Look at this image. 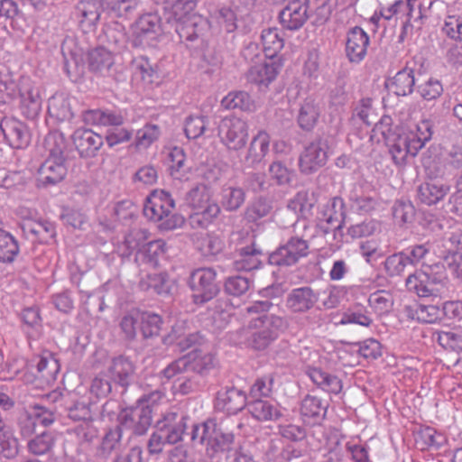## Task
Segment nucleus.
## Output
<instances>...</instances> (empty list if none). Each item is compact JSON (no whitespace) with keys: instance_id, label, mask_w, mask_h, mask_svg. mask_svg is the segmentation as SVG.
Wrapping results in <instances>:
<instances>
[{"instance_id":"1","label":"nucleus","mask_w":462,"mask_h":462,"mask_svg":"<svg viewBox=\"0 0 462 462\" xmlns=\"http://www.w3.org/2000/svg\"><path fill=\"white\" fill-rule=\"evenodd\" d=\"M435 132V123L431 119H423L417 125V132L383 131L384 140L397 165L405 162L408 155L416 156L429 142Z\"/></svg>"},{"instance_id":"2","label":"nucleus","mask_w":462,"mask_h":462,"mask_svg":"<svg viewBox=\"0 0 462 462\" xmlns=\"http://www.w3.org/2000/svg\"><path fill=\"white\" fill-rule=\"evenodd\" d=\"M186 434L193 447L205 446V455L210 459L230 451L235 441L232 432L223 430L216 420L211 419L193 423L190 431Z\"/></svg>"},{"instance_id":"3","label":"nucleus","mask_w":462,"mask_h":462,"mask_svg":"<svg viewBox=\"0 0 462 462\" xmlns=\"http://www.w3.org/2000/svg\"><path fill=\"white\" fill-rule=\"evenodd\" d=\"M175 201L171 195L163 189L153 190L147 198L143 206V215L150 220L159 222L162 231H171L181 227L185 218L173 213Z\"/></svg>"},{"instance_id":"4","label":"nucleus","mask_w":462,"mask_h":462,"mask_svg":"<svg viewBox=\"0 0 462 462\" xmlns=\"http://www.w3.org/2000/svg\"><path fill=\"white\" fill-rule=\"evenodd\" d=\"M153 396L143 395L132 407L124 409L118 415V423L122 429L130 430L133 436L140 437L147 433L152 422L154 404Z\"/></svg>"},{"instance_id":"5","label":"nucleus","mask_w":462,"mask_h":462,"mask_svg":"<svg viewBox=\"0 0 462 462\" xmlns=\"http://www.w3.org/2000/svg\"><path fill=\"white\" fill-rule=\"evenodd\" d=\"M217 275V271L212 267L198 268L189 273L188 286L192 291L194 304L203 305L217 297L220 291Z\"/></svg>"},{"instance_id":"6","label":"nucleus","mask_w":462,"mask_h":462,"mask_svg":"<svg viewBox=\"0 0 462 462\" xmlns=\"http://www.w3.org/2000/svg\"><path fill=\"white\" fill-rule=\"evenodd\" d=\"M284 327L282 318L275 314H263L252 319L249 328H254L248 337V345L255 350L265 349L278 336V330Z\"/></svg>"},{"instance_id":"7","label":"nucleus","mask_w":462,"mask_h":462,"mask_svg":"<svg viewBox=\"0 0 462 462\" xmlns=\"http://www.w3.org/2000/svg\"><path fill=\"white\" fill-rule=\"evenodd\" d=\"M168 26L169 24L166 22L163 23L157 13L141 15L134 25L132 45L136 48L153 46L158 36L169 30Z\"/></svg>"},{"instance_id":"8","label":"nucleus","mask_w":462,"mask_h":462,"mask_svg":"<svg viewBox=\"0 0 462 462\" xmlns=\"http://www.w3.org/2000/svg\"><path fill=\"white\" fill-rule=\"evenodd\" d=\"M217 135L228 150L239 151L248 140V124L236 116H226L217 125Z\"/></svg>"},{"instance_id":"9","label":"nucleus","mask_w":462,"mask_h":462,"mask_svg":"<svg viewBox=\"0 0 462 462\" xmlns=\"http://www.w3.org/2000/svg\"><path fill=\"white\" fill-rule=\"evenodd\" d=\"M309 254L308 241L291 236L268 256V263L278 267H290Z\"/></svg>"},{"instance_id":"10","label":"nucleus","mask_w":462,"mask_h":462,"mask_svg":"<svg viewBox=\"0 0 462 462\" xmlns=\"http://www.w3.org/2000/svg\"><path fill=\"white\" fill-rule=\"evenodd\" d=\"M309 254L308 241L291 236L268 256V263L278 267H290Z\"/></svg>"},{"instance_id":"11","label":"nucleus","mask_w":462,"mask_h":462,"mask_svg":"<svg viewBox=\"0 0 462 462\" xmlns=\"http://www.w3.org/2000/svg\"><path fill=\"white\" fill-rule=\"evenodd\" d=\"M180 41L188 47L202 46L204 37L209 29L208 21L199 14H193L187 19L173 24Z\"/></svg>"},{"instance_id":"12","label":"nucleus","mask_w":462,"mask_h":462,"mask_svg":"<svg viewBox=\"0 0 462 462\" xmlns=\"http://www.w3.org/2000/svg\"><path fill=\"white\" fill-rule=\"evenodd\" d=\"M328 159V141L322 138L315 139L305 146L300 155V171L305 175L312 174L324 167Z\"/></svg>"},{"instance_id":"13","label":"nucleus","mask_w":462,"mask_h":462,"mask_svg":"<svg viewBox=\"0 0 462 462\" xmlns=\"http://www.w3.org/2000/svg\"><path fill=\"white\" fill-rule=\"evenodd\" d=\"M189 420V416L182 412L169 411L156 422L155 428L167 439L169 445H175L183 440Z\"/></svg>"},{"instance_id":"14","label":"nucleus","mask_w":462,"mask_h":462,"mask_svg":"<svg viewBox=\"0 0 462 462\" xmlns=\"http://www.w3.org/2000/svg\"><path fill=\"white\" fill-rule=\"evenodd\" d=\"M309 17V0H290L278 15L282 29L288 31L300 30Z\"/></svg>"},{"instance_id":"15","label":"nucleus","mask_w":462,"mask_h":462,"mask_svg":"<svg viewBox=\"0 0 462 462\" xmlns=\"http://www.w3.org/2000/svg\"><path fill=\"white\" fill-rule=\"evenodd\" d=\"M282 66V59L263 58V61L252 65L247 70V81L256 84L260 88H267L276 79Z\"/></svg>"},{"instance_id":"16","label":"nucleus","mask_w":462,"mask_h":462,"mask_svg":"<svg viewBox=\"0 0 462 462\" xmlns=\"http://www.w3.org/2000/svg\"><path fill=\"white\" fill-rule=\"evenodd\" d=\"M102 10L99 0H81L77 4L75 15L79 20V27L85 33L96 30Z\"/></svg>"},{"instance_id":"17","label":"nucleus","mask_w":462,"mask_h":462,"mask_svg":"<svg viewBox=\"0 0 462 462\" xmlns=\"http://www.w3.org/2000/svg\"><path fill=\"white\" fill-rule=\"evenodd\" d=\"M319 300V293L310 286L292 289L286 297L285 305L292 313H305Z\"/></svg>"},{"instance_id":"18","label":"nucleus","mask_w":462,"mask_h":462,"mask_svg":"<svg viewBox=\"0 0 462 462\" xmlns=\"http://www.w3.org/2000/svg\"><path fill=\"white\" fill-rule=\"evenodd\" d=\"M369 36L359 26L348 30L346 41V55L352 63H360L367 53Z\"/></svg>"},{"instance_id":"19","label":"nucleus","mask_w":462,"mask_h":462,"mask_svg":"<svg viewBox=\"0 0 462 462\" xmlns=\"http://www.w3.org/2000/svg\"><path fill=\"white\" fill-rule=\"evenodd\" d=\"M135 370L134 363L129 357L120 355L112 359L107 374L116 385L125 391L134 378Z\"/></svg>"},{"instance_id":"20","label":"nucleus","mask_w":462,"mask_h":462,"mask_svg":"<svg viewBox=\"0 0 462 462\" xmlns=\"http://www.w3.org/2000/svg\"><path fill=\"white\" fill-rule=\"evenodd\" d=\"M72 139L79 156L85 159L96 157L103 145L102 136L90 129H77Z\"/></svg>"},{"instance_id":"21","label":"nucleus","mask_w":462,"mask_h":462,"mask_svg":"<svg viewBox=\"0 0 462 462\" xmlns=\"http://www.w3.org/2000/svg\"><path fill=\"white\" fill-rule=\"evenodd\" d=\"M198 0H158L164 11V19L168 24L173 25L180 20L196 14L194 13Z\"/></svg>"},{"instance_id":"22","label":"nucleus","mask_w":462,"mask_h":462,"mask_svg":"<svg viewBox=\"0 0 462 462\" xmlns=\"http://www.w3.org/2000/svg\"><path fill=\"white\" fill-rule=\"evenodd\" d=\"M0 129L11 147L23 149L30 143V134L26 126L14 118H3L0 122Z\"/></svg>"},{"instance_id":"23","label":"nucleus","mask_w":462,"mask_h":462,"mask_svg":"<svg viewBox=\"0 0 462 462\" xmlns=\"http://www.w3.org/2000/svg\"><path fill=\"white\" fill-rule=\"evenodd\" d=\"M66 161L46 159L38 170V186H53L64 180L67 175Z\"/></svg>"},{"instance_id":"24","label":"nucleus","mask_w":462,"mask_h":462,"mask_svg":"<svg viewBox=\"0 0 462 462\" xmlns=\"http://www.w3.org/2000/svg\"><path fill=\"white\" fill-rule=\"evenodd\" d=\"M237 258L234 262V267L237 271H253L261 267L263 253L254 241L236 250Z\"/></svg>"},{"instance_id":"25","label":"nucleus","mask_w":462,"mask_h":462,"mask_svg":"<svg viewBox=\"0 0 462 462\" xmlns=\"http://www.w3.org/2000/svg\"><path fill=\"white\" fill-rule=\"evenodd\" d=\"M217 402L219 408L232 414H236L248 406L245 393L235 387L218 392Z\"/></svg>"},{"instance_id":"26","label":"nucleus","mask_w":462,"mask_h":462,"mask_svg":"<svg viewBox=\"0 0 462 462\" xmlns=\"http://www.w3.org/2000/svg\"><path fill=\"white\" fill-rule=\"evenodd\" d=\"M328 406L327 402L307 395L301 402L300 414L309 423L320 424L326 418Z\"/></svg>"},{"instance_id":"27","label":"nucleus","mask_w":462,"mask_h":462,"mask_svg":"<svg viewBox=\"0 0 462 462\" xmlns=\"http://www.w3.org/2000/svg\"><path fill=\"white\" fill-rule=\"evenodd\" d=\"M99 40L106 48L113 51H120L125 49L127 43L125 27L117 22L106 25Z\"/></svg>"},{"instance_id":"28","label":"nucleus","mask_w":462,"mask_h":462,"mask_svg":"<svg viewBox=\"0 0 462 462\" xmlns=\"http://www.w3.org/2000/svg\"><path fill=\"white\" fill-rule=\"evenodd\" d=\"M449 189V185L430 180L418 187L417 197L422 204L432 206L442 200Z\"/></svg>"},{"instance_id":"29","label":"nucleus","mask_w":462,"mask_h":462,"mask_svg":"<svg viewBox=\"0 0 462 462\" xmlns=\"http://www.w3.org/2000/svg\"><path fill=\"white\" fill-rule=\"evenodd\" d=\"M62 55L64 58V70L68 77L74 82L79 81L85 72L82 51L78 48L72 50L66 47L65 43L62 45Z\"/></svg>"},{"instance_id":"30","label":"nucleus","mask_w":462,"mask_h":462,"mask_svg":"<svg viewBox=\"0 0 462 462\" xmlns=\"http://www.w3.org/2000/svg\"><path fill=\"white\" fill-rule=\"evenodd\" d=\"M113 51L100 46L88 51V63L91 71L106 75L115 63Z\"/></svg>"},{"instance_id":"31","label":"nucleus","mask_w":462,"mask_h":462,"mask_svg":"<svg viewBox=\"0 0 462 462\" xmlns=\"http://www.w3.org/2000/svg\"><path fill=\"white\" fill-rule=\"evenodd\" d=\"M415 86L414 70L405 67L386 83L390 91L398 97H406L413 92Z\"/></svg>"},{"instance_id":"32","label":"nucleus","mask_w":462,"mask_h":462,"mask_svg":"<svg viewBox=\"0 0 462 462\" xmlns=\"http://www.w3.org/2000/svg\"><path fill=\"white\" fill-rule=\"evenodd\" d=\"M306 374L310 380L323 391L337 394L342 390L341 380L317 367H308Z\"/></svg>"},{"instance_id":"33","label":"nucleus","mask_w":462,"mask_h":462,"mask_svg":"<svg viewBox=\"0 0 462 462\" xmlns=\"http://www.w3.org/2000/svg\"><path fill=\"white\" fill-rule=\"evenodd\" d=\"M48 114L59 122L70 121L73 112L69 99L64 94H54L48 101Z\"/></svg>"},{"instance_id":"34","label":"nucleus","mask_w":462,"mask_h":462,"mask_svg":"<svg viewBox=\"0 0 462 462\" xmlns=\"http://www.w3.org/2000/svg\"><path fill=\"white\" fill-rule=\"evenodd\" d=\"M270 140V135L265 131H259L250 143L245 162L249 164L260 162L269 152Z\"/></svg>"},{"instance_id":"35","label":"nucleus","mask_w":462,"mask_h":462,"mask_svg":"<svg viewBox=\"0 0 462 462\" xmlns=\"http://www.w3.org/2000/svg\"><path fill=\"white\" fill-rule=\"evenodd\" d=\"M320 115L319 106L311 98H306L300 105L297 121L304 131H310L317 125Z\"/></svg>"},{"instance_id":"36","label":"nucleus","mask_w":462,"mask_h":462,"mask_svg":"<svg viewBox=\"0 0 462 462\" xmlns=\"http://www.w3.org/2000/svg\"><path fill=\"white\" fill-rule=\"evenodd\" d=\"M23 13L15 0H0V26L7 31V26L16 29L18 21L23 19Z\"/></svg>"},{"instance_id":"37","label":"nucleus","mask_w":462,"mask_h":462,"mask_svg":"<svg viewBox=\"0 0 462 462\" xmlns=\"http://www.w3.org/2000/svg\"><path fill=\"white\" fill-rule=\"evenodd\" d=\"M195 348L186 357V374H200L204 379L205 375L213 368V356L210 354L199 355Z\"/></svg>"},{"instance_id":"38","label":"nucleus","mask_w":462,"mask_h":462,"mask_svg":"<svg viewBox=\"0 0 462 462\" xmlns=\"http://www.w3.org/2000/svg\"><path fill=\"white\" fill-rule=\"evenodd\" d=\"M429 272L416 271L406 279L405 284L410 291L415 292L419 297H430L434 295V289L430 285Z\"/></svg>"},{"instance_id":"39","label":"nucleus","mask_w":462,"mask_h":462,"mask_svg":"<svg viewBox=\"0 0 462 462\" xmlns=\"http://www.w3.org/2000/svg\"><path fill=\"white\" fill-rule=\"evenodd\" d=\"M54 443L53 433L44 430L28 439L27 451L33 456H44L51 451Z\"/></svg>"},{"instance_id":"40","label":"nucleus","mask_w":462,"mask_h":462,"mask_svg":"<svg viewBox=\"0 0 462 462\" xmlns=\"http://www.w3.org/2000/svg\"><path fill=\"white\" fill-rule=\"evenodd\" d=\"M263 42V58L266 59H281L278 53L284 45L283 39L279 35L276 28H269L263 30L261 35Z\"/></svg>"},{"instance_id":"41","label":"nucleus","mask_w":462,"mask_h":462,"mask_svg":"<svg viewBox=\"0 0 462 462\" xmlns=\"http://www.w3.org/2000/svg\"><path fill=\"white\" fill-rule=\"evenodd\" d=\"M282 290L280 286H268L260 291V294L268 298L263 300H255L250 306L246 308L247 313H261L268 312L278 307V304H274L269 299H279L282 296Z\"/></svg>"},{"instance_id":"42","label":"nucleus","mask_w":462,"mask_h":462,"mask_svg":"<svg viewBox=\"0 0 462 462\" xmlns=\"http://www.w3.org/2000/svg\"><path fill=\"white\" fill-rule=\"evenodd\" d=\"M248 410L259 420H278L282 416L276 405L262 399L253 400L248 402Z\"/></svg>"},{"instance_id":"43","label":"nucleus","mask_w":462,"mask_h":462,"mask_svg":"<svg viewBox=\"0 0 462 462\" xmlns=\"http://www.w3.org/2000/svg\"><path fill=\"white\" fill-rule=\"evenodd\" d=\"M67 141L63 134L51 132L44 139V147L49 152L47 159L66 161Z\"/></svg>"},{"instance_id":"44","label":"nucleus","mask_w":462,"mask_h":462,"mask_svg":"<svg viewBox=\"0 0 462 462\" xmlns=\"http://www.w3.org/2000/svg\"><path fill=\"white\" fill-rule=\"evenodd\" d=\"M116 17L131 19L137 14L138 0H102Z\"/></svg>"},{"instance_id":"45","label":"nucleus","mask_w":462,"mask_h":462,"mask_svg":"<svg viewBox=\"0 0 462 462\" xmlns=\"http://www.w3.org/2000/svg\"><path fill=\"white\" fill-rule=\"evenodd\" d=\"M226 109L238 108L242 111H253L255 107L254 100L245 91L230 92L221 102Z\"/></svg>"},{"instance_id":"46","label":"nucleus","mask_w":462,"mask_h":462,"mask_svg":"<svg viewBox=\"0 0 462 462\" xmlns=\"http://www.w3.org/2000/svg\"><path fill=\"white\" fill-rule=\"evenodd\" d=\"M22 228L23 232L31 233L45 243L56 235L54 225L47 220L27 221L22 225Z\"/></svg>"},{"instance_id":"47","label":"nucleus","mask_w":462,"mask_h":462,"mask_svg":"<svg viewBox=\"0 0 462 462\" xmlns=\"http://www.w3.org/2000/svg\"><path fill=\"white\" fill-rule=\"evenodd\" d=\"M22 113L28 119H34L42 109V98L37 89H29L21 94Z\"/></svg>"},{"instance_id":"48","label":"nucleus","mask_w":462,"mask_h":462,"mask_svg":"<svg viewBox=\"0 0 462 462\" xmlns=\"http://www.w3.org/2000/svg\"><path fill=\"white\" fill-rule=\"evenodd\" d=\"M122 436L123 429L119 424L115 428L109 429L102 438L98 448L100 457L107 458L119 447Z\"/></svg>"},{"instance_id":"49","label":"nucleus","mask_w":462,"mask_h":462,"mask_svg":"<svg viewBox=\"0 0 462 462\" xmlns=\"http://www.w3.org/2000/svg\"><path fill=\"white\" fill-rule=\"evenodd\" d=\"M318 202L315 191L310 189L300 190L294 197L291 204L294 209H299L303 217L312 215V209Z\"/></svg>"},{"instance_id":"50","label":"nucleus","mask_w":462,"mask_h":462,"mask_svg":"<svg viewBox=\"0 0 462 462\" xmlns=\"http://www.w3.org/2000/svg\"><path fill=\"white\" fill-rule=\"evenodd\" d=\"M411 264V258L404 252L395 253L389 255L384 261V270L387 275L400 276L405 268Z\"/></svg>"},{"instance_id":"51","label":"nucleus","mask_w":462,"mask_h":462,"mask_svg":"<svg viewBox=\"0 0 462 462\" xmlns=\"http://www.w3.org/2000/svg\"><path fill=\"white\" fill-rule=\"evenodd\" d=\"M19 253V245L8 232L0 229V262L13 263Z\"/></svg>"},{"instance_id":"52","label":"nucleus","mask_w":462,"mask_h":462,"mask_svg":"<svg viewBox=\"0 0 462 462\" xmlns=\"http://www.w3.org/2000/svg\"><path fill=\"white\" fill-rule=\"evenodd\" d=\"M245 193L242 188L226 187L222 189L221 203L227 211L237 210L245 202Z\"/></svg>"},{"instance_id":"53","label":"nucleus","mask_w":462,"mask_h":462,"mask_svg":"<svg viewBox=\"0 0 462 462\" xmlns=\"http://www.w3.org/2000/svg\"><path fill=\"white\" fill-rule=\"evenodd\" d=\"M205 385L200 374H183L175 382V388L183 395L199 391Z\"/></svg>"},{"instance_id":"54","label":"nucleus","mask_w":462,"mask_h":462,"mask_svg":"<svg viewBox=\"0 0 462 462\" xmlns=\"http://www.w3.org/2000/svg\"><path fill=\"white\" fill-rule=\"evenodd\" d=\"M273 208V201L270 199L260 197L247 208L246 217L249 221L255 222L270 215Z\"/></svg>"},{"instance_id":"55","label":"nucleus","mask_w":462,"mask_h":462,"mask_svg":"<svg viewBox=\"0 0 462 462\" xmlns=\"http://www.w3.org/2000/svg\"><path fill=\"white\" fill-rule=\"evenodd\" d=\"M162 318L152 312H143L141 315V331L144 338L156 337L162 329Z\"/></svg>"},{"instance_id":"56","label":"nucleus","mask_w":462,"mask_h":462,"mask_svg":"<svg viewBox=\"0 0 462 462\" xmlns=\"http://www.w3.org/2000/svg\"><path fill=\"white\" fill-rule=\"evenodd\" d=\"M220 211L219 205L208 199L201 208L197 210L192 218L196 220L200 226L206 227L219 215Z\"/></svg>"},{"instance_id":"57","label":"nucleus","mask_w":462,"mask_h":462,"mask_svg":"<svg viewBox=\"0 0 462 462\" xmlns=\"http://www.w3.org/2000/svg\"><path fill=\"white\" fill-rule=\"evenodd\" d=\"M19 453L18 440L7 430L0 429V456L12 459Z\"/></svg>"},{"instance_id":"58","label":"nucleus","mask_w":462,"mask_h":462,"mask_svg":"<svg viewBox=\"0 0 462 462\" xmlns=\"http://www.w3.org/2000/svg\"><path fill=\"white\" fill-rule=\"evenodd\" d=\"M171 160V175L175 178L180 180L186 172L189 171V167L186 165V156L184 151L180 147H174L170 154Z\"/></svg>"},{"instance_id":"59","label":"nucleus","mask_w":462,"mask_h":462,"mask_svg":"<svg viewBox=\"0 0 462 462\" xmlns=\"http://www.w3.org/2000/svg\"><path fill=\"white\" fill-rule=\"evenodd\" d=\"M393 216L399 225L411 223L415 218V208L410 201L397 200L393 206Z\"/></svg>"},{"instance_id":"60","label":"nucleus","mask_w":462,"mask_h":462,"mask_svg":"<svg viewBox=\"0 0 462 462\" xmlns=\"http://www.w3.org/2000/svg\"><path fill=\"white\" fill-rule=\"evenodd\" d=\"M252 281L242 275L228 277L224 284L225 291L232 296L240 297L250 289Z\"/></svg>"},{"instance_id":"61","label":"nucleus","mask_w":462,"mask_h":462,"mask_svg":"<svg viewBox=\"0 0 462 462\" xmlns=\"http://www.w3.org/2000/svg\"><path fill=\"white\" fill-rule=\"evenodd\" d=\"M165 246L166 244L163 240H153L143 245L141 252L147 263L156 266L159 257L165 254Z\"/></svg>"},{"instance_id":"62","label":"nucleus","mask_w":462,"mask_h":462,"mask_svg":"<svg viewBox=\"0 0 462 462\" xmlns=\"http://www.w3.org/2000/svg\"><path fill=\"white\" fill-rule=\"evenodd\" d=\"M208 117L203 116H190L186 119L184 132L189 139L201 136L206 130Z\"/></svg>"},{"instance_id":"63","label":"nucleus","mask_w":462,"mask_h":462,"mask_svg":"<svg viewBox=\"0 0 462 462\" xmlns=\"http://www.w3.org/2000/svg\"><path fill=\"white\" fill-rule=\"evenodd\" d=\"M208 199L209 194L204 185H196L185 196L187 204L196 210L201 208Z\"/></svg>"},{"instance_id":"64","label":"nucleus","mask_w":462,"mask_h":462,"mask_svg":"<svg viewBox=\"0 0 462 462\" xmlns=\"http://www.w3.org/2000/svg\"><path fill=\"white\" fill-rule=\"evenodd\" d=\"M112 379L106 373H100L91 383L90 391L97 398H105L112 393Z\"/></svg>"}]
</instances>
